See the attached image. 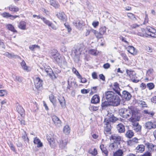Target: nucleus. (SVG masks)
<instances>
[{"mask_svg":"<svg viewBox=\"0 0 156 156\" xmlns=\"http://www.w3.org/2000/svg\"><path fill=\"white\" fill-rule=\"evenodd\" d=\"M26 23L24 21H20L18 25V27L20 28L23 30L26 29Z\"/></svg>","mask_w":156,"mask_h":156,"instance_id":"obj_34","label":"nucleus"},{"mask_svg":"<svg viewBox=\"0 0 156 156\" xmlns=\"http://www.w3.org/2000/svg\"><path fill=\"white\" fill-rule=\"evenodd\" d=\"M72 72L77 76L78 77V76H79V75H80L78 71L74 67L72 69Z\"/></svg>","mask_w":156,"mask_h":156,"instance_id":"obj_56","label":"nucleus"},{"mask_svg":"<svg viewBox=\"0 0 156 156\" xmlns=\"http://www.w3.org/2000/svg\"><path fill=\"white\" fill-rule=\"evenodd\" d=\"M83 48V45L80 44L74 47L72 50V56L76 62H78L80 60V56Z\"/></svg>","mask_w":156,"mask_h":156,"instance_id":"obj_4","label":"nucleus"},{"mask_svg":"<svg viewBox=\"0 0 156 156\" xmlns=\"http://www.w3.org/2000/svg\"><path fill=\"white\" fill-rule=\"evenodd\" d=\"M104 123L105 125L104 128V133L105 134H110L111 133V123L109 122L108 120L105 119L104 121Z\"/></svg>","mask_w":156,"mask_h":156,"instance_id":"obj_8","label":"nucleus"},{"mask_svg":"<svg viewBox=\"0 0 156 156\" xmlns=\"http://www.w3.org/2000/svg\"><path fill=\"white\" fill-rule=\"evenodd\" d=\"M92 33L95 35L97 38L100 39L103 37L102 34L100 32H98L95 30H92Z\"/></svg>","mask_w":156,"mask_h":156,"instance_id":"obj_31","label":"nucleus"},{"mask_svg":"<svg viewBox=\"0 0 156 156\" xmlns=\"http://www.w3.org/2000/svg\"><path fill=\"white\" fill-rule=\"evenodd\" d=\"M6 27L8 29L14 32H17V31L15 29L14 27L12 25L9 24L7 25Z\"/></svg>","mask_w":156,"mask_h":156,"instance_id":"obj_44","label":"nucleus"},{"mask_svg":"<svg viewBox=\"0 0 156 156\" xmlns=\"http://www.w3.org/2000/svg\"><path fill=\"white\" fill-rule=\"evenodd\" d=\"M29 48L31 50L34 51V49L36 48H37L38 49H40V47L39 46L37 45L34 44L30 46L29 47Z\"/></svg>","mask_w":156,"mask_h":156,"instance_id":"obj_48","label":"nucleus"},{"mask_svg":"<svg viewBox=\"0 0 156 156\" xmlns=\"http://www.w3.org/2000/svg\"><path fill=\"white\" fill-rule=\"evenodd\" d=\"M2 16L4 17L5 18H9L10 17V16H11V15L9 13L7 12H4L1 14Z\"/></svg>","mask_w":156,"mask_h":156,"instance_id":"obj_55","label":"nucleus"},{"mask_svg":"<svg viewBox=\"0 0 156 156\" xmlns=\"http://www.w3.org/2000/svg\"><path fill=\"white\" fill-rule=\"evenodd\" d=\"M43 21L45 23L49 26L51 25V23L50 22L49 20H47L44 18H43Z\"/></svg>","mask_w":156,"mask_h":156,"instance_id":"obj_59","label":"nucleus"},{"mask_svg":"<svg viewBox=\"0 0 156 156\" xmlns=\"http://www.w3.org/2000/svg\"><path fill=\"white\" fill-rule=\"evenodd\" d=\"M50 4L56 9L58 8L59 7V5L58 3L55 0H50Z\"/></svg>","mask_w":156,"mask_h":156,"instance_id":"obj_29","label":"nucleus"},{"mask_svg":"<svg viewBox=\"0 0 156 156\" xmlns=\"http://www.w3.org/2000/svg\"><path fill=\"white\" fill-rule=\"evenodd\" d=\"M147 87L150 90L153 89L154 87V85L153 83H147Z\"/></svg>","mask_w":156,"mask_h":156,"instance_id":"obj_51","label":"nucleus"},{"mask_svg":"<svg viewBox=\"0 0 156 156\" xmlns=\"http://www.w3.org/2000/svg\"><path fill=\"white\" fill-rule=\"evenodd\" d=\"M134 135V133L132 130H129L127 131L126 134V137L130 138L132 137Z\"/></svg>","mask_w":156,"mask_h":156,"instance_id":"obj_37","label":"nucleus"},{"mask_svg":"<svg viewBox=\"0 0 156 156\" xmlns=\"http://www.w3.org/2000/svg\"><path fill=\"white\" fill-rule=\"evenodd\" d=\"M117 145V143L115 142L111 143L109 145V149L112 150L115 149Z\"/></svg>","mask_w":156,"mask_h":156,"instance_id":"obj_45","label":"nucleus"},{"mask_svg":"<svg viewBox=\"0 0 156 156\" xmlns=\"http://www.w3.org/2000/svg\"><path fill=\"white\" fill-rule=\"evenodd\" d=\"M138 139L135 137L131 140H130L127 141V144L129 146H132L138 143Z\"/></svg>","mask_w":156,"mask_h":156,"instance_id":"obj_23","label":"nucleus"},{"mask_svg":"<svg viewBox=\"0 0 156 156\" xmlns=\"http://www.w3.org/2000/svg\"><path fill=\"white\" fill-rule=\"evenodd\" d=\"M9 10L13 12H16L19 11V8L11 5L9 7Z\"/></svg>","mask_w":156,"mask_h":156,"instance_id":"obj_32","label":"nucleus"},{"mask_svg":"<svg viewBox=\"0 0 156 156\" xmlns=\"http://www.w3.org/2000/svg\"><path fill=\"white\" fill-rule=\"evenodd\" d=\"M112 86L113 89L115 91L116 93L118 95H120V92L119 90V84L117 83H114Z\"/></svg>","mask_w":156,"mask_h":156,"instance_id":"obj_25","label":"nucleus"},{"mask_svg":"<svg viewBox=\"0 0 156 156\" xmlns=\"http://www.w3.org/2000/svg\"><path fill=\"white\" fill-rule=\"evenodd\" d=\"M56 16L58 18L63 21H65L66 20V16L63 12H59L56 14Z\"/></svg>","mask_w":156,"mask_h":156,"instance_id":"obj_18","label":"nucleus"},{"mask_svg":"<svg viewBox=\"0 0 156 156\" xmlns=\"http://www.w3.org/2000/svg\"><path fill=\"white\" fill-rule=\"evenodd\" d=\"M110 65L108 63L104 64L103 65V67L105 69H108L110 68Z\"/></svg>","mask_w":156,"mask_h":156,"instance_id":"obj_62","label":"nucleus"},{"mask_svg":"<svg viewBox=\"0 0 156 156\" xmlns=\"http://www.w3.org/2000/svg\"><path fill=\"white\" fill-rule=\"evenodd\" d=\"M110 138L111 140H114V142H116V143L120 144V142L121 140V137L120 136L116 134H114L112 135Z\"/></svg>","mask_w":156,"mask_h":156,"instance_id":"obj_17","label":"nucleus"},{"mask_svg":"<svg viewBox=\"0 0 156 156\" xmlns=\"http://www.w3.org/2000/svg\"><path fill=\"white\" fill-rule=\"evenodd\" d=\"M52 59H53L58 64L64 63L65 62V58H61L58 53L55 54V55H54L51 57Z\"/></svg>","mask_w":156,"mask_h":156,"instance_id":"obj_10","label":"nucleus"},{"mask_svg":"<svg viewBox=\"0 0 156 156\" xmlns=\"http://www.w3.org/2000/svg\"><path fill=\"white\" fill-rule=\"evenodd\" d=\"M154 70L152 69H150L147 71L146 76L147 77L152 78L153 76Z\"/></svg>","mask_w":156,"mask_h":156,"instance_id":"obj_33","label":"nucleus"},{"mask_svg":"<svg viewBox=\"0 0 156 156\" xmlns=\"http://www.w3.org/2000/svg\"><path fill=\"white\" fill-rule=\"evenodd\" d=\"M127 15L129 19L133 21H135L137 20V18L135 15L131 13H128Z\"/></svg>","mask_w":156,"mask_h":156,"instance_id":"obj_35","label":"nucleus"},{"mask_svg":"<svg viewBox=\"0 0 156 156\" xmlns=\"http://www.w3.org/2000/svg\"><path fill=\"white\" fill-rule=\"evenodd\" d=\"M68 142V138L67 137H64L57 140V142L59 147L61 148H64L66 146Z\"/></svg>","mask_w":156,"mask_h":156,"instance_id":"obj_7","label":"nucleus"},{"mask_svg":"<svg viewBox=\"0 0 156 156\" xmlns=\"http://www.w3.org/2000/svg\"><path fill=\"white\" fill-rule=\"evenodd\" d=\"M111 103L109 102V101H105L103 102L101 104V107L103 109L105 108L107 106L110 105H112V104H111Z\"/></svg>","mask_w":156,"mask_h":156,"instance_id":"obj_38","label":"nucleus"},{"mask_svg":"<svg viewBox=\"0 0 156 156\" xmlns=\"http://www.w3.org/2000/svg\"><path fill=\"white\" fill-rule=\"evenodd\" d=\"M64 25L65 27L67 29L68 32H70L71 31L72 29L70 26L69 25L68 23H64Z\"/></svg>","mask_w":156,"mask_h":156,"instance_id":"obj_58","label":"nucleus"},{"mask_svg":"<svg viewBox=\"0 0 156 156\" xmlns=\"http://www.w3.org/2000/svg\"><path fill=\"white\" fill-rule=\"evenodd\" d=\"M123 152L122 150L119 149L114 153L113 156H123Z\"/></svg>","mask_w":156,"mask_h":156,"instance_id":"obj_30","label":"nucleus"},{"mask_svg":"<svg viewBox=\"0 0 156 156\" xmlns=\"http://www.w3.org/2000/svg\"><path fill=\"white\" fill-rule=\"evenodd\" d=\"M138 103L140 105H141L143 107H147V105L146 104V103L143 101H139Z\"/></svg>","mask_w":156,"mask_h":156,"instance_id":"obj_57","label":"nucleus"},{"mask_svg":"<svg viewBox=\"0 0 156 156\" xmlns=\"http://www.w3.org/2000/svg\"><path fill=\"white\" fill-rule=\"evenodd\" d=\"M42 71L45 72L47 74H48L50 77L52 79H55L56 78V76L50 66H46L44 67V68H42Z\"/></svg>","mask_w":156,"mask_h":156,"instance_id":"obj_6","label":"nucleus"},{"mask_svg":"<svg viewBox=\"0 0 156 156\" xmlns=\"http://www.w3.org/2000/svg\"><path fill=\"white\" fill-rule=\"evenodd\" d=\"M48 141L51 147L54 148L55 146V142L52 140L51 139H48Z\"/></svg>","mask_w":156,"mask_h":156,"instance_id":"obj_46","label":"nucleus"},{"mask_svg":"<svg viewBox=\"0 0 156 156\" xmlns=\"http://www.w3.org/2000/svg\"><path fill=\"white\" fill-rule=\"evenodd\" d=\"M73 24L77 29H80L83 25V22L82 20H76L73 21Z\"/></svg>","mask_w":156,"mask_h":156,"instance_id":"obj_14","label":"nucleus"},{"mask_svg":"<svg viewBox=\"0 0 156 156\" xmlns=\"http://www.w3.org/2000/svg\"><path fill=\"white\" fill-rule=\"evenodd\" d=\"M146 30H147L148 35L151 37H156V29L150 26H147Z\"/></svg>","mask_w":156,"mask_h":156,"instance_id":"obj_9","label":"nucleus"},{"mask_svg":"<svg viewBox=\"0 0 156 156\" xmlns=\"http://www.w3.org/2000/svg\"><path fill=\"white\" fill-rule=\"evenodd\" d=\"M49 98L51 102L53 104V105L55 106H56V100L54 95L52 94H51L49 96Z\"/></svg>","mask_w":156,"mask_h":156,"instance_id":"obj_36","label":"nucleus"},{"mask_svg":"<svg viewBox=\"0 0 156 156\" xmlns=\"http://www.w3.org/2000/svg\"><path fill=\"white\" fill-rule=\"evenodd\" d=\"M144 127L147 129L156 128V122L151 121L147 122L144 124Z\"/></svg>","mask_w":156,"mask_h":156,"instance_id":"obj_11","label":"nucleus"},{"mask_svg":"<svg viewBox=\"0 0 156 156\" xmlns=\"http://www.w3.org/2000/svg\"><path fill=\"white\" fill-rule=\"evenodd\" d=\"M59 102L62 107L64 108L65 107V101L63 97H59L58 98Z\"/></svg>","mask_w":156,"mask_h":156,"instance_id":"obj_26","label":"nucleus"},{"mask_svg":"<svg viewBox=\"0 0 156 156\" xmlns=\"http://www.w3.org/2000/svg\"><path fill=\"white\" fill-rule=\"evenodd\" d=\"M52 120L55 125L57 127H60L61 125V122L60 120L56 115H53L52 117Z\"/></svg>","mask_w":156,"mask_h":156,"instance_id":"obj_16","label":"nucleus"},{"mask_svg":"<svg viewBox=\"0 0 156 156\" xmlns=\"http://www.w3.org/2000/svg\"><path fill=\"white\" fill-rule=\"evenodd\" d=\"M78 78L81 80V82L83 83H84L86 82L87 81V80L84 77H82V76L80 75L79 76H78Z\"/></svg>","mask_w":156,"mask_h":156,"instance_id":"obj_54","label":"nucleus"},{"mask_svg":"<svg viewBox=\"0 0 156 156\" xmlns=\"http://www.w3.org/2000/svg\"><path fill=\"white\" fill-rule=\"evenodd\" d=\"M139 25H138L136 23L133 24L131 25L130 26L132 29H135L139 26Z\"/></svg>","mask_w":156,"mask_h":156,"instance_id":"obj_63","label":"nucleus"},{"mask_svg":"<svg viewBox=\"0 0 156 156\" xmlns=\"http://www.w3.org/2000/svg\"><path fill=\"white\" fill-rule=\"evenodd\" d=\"M133 113L132 116L130 118V121L132 122V127L133 129L136 132H140L141 130V126L138 122L140 120V116L138 113L137 114L135 112Z\"/></svg>","mask_w":156,"mask_h":156,"instance_id":"obj_2","label":"nucleus"},{"mask_svg":"<svg viewBox=\"0 0 156 156\" xmlns=\"http://www.w3.org/2000/svg\"><path fill=\"white\" fill-rule=\"evenodd\" d=\"M136 112L137 114L138 113V111L136 108H128V109L126 108H122L119 109V112L120 115L124 118H127L131 116H132L134 112Z\"/></svg>","mask_w":156,"mask_h":156,"instance_id":"obj_3","label":"nucleus"},{"mask_svg":"<svg viewBox=\"0 0 156 156\" xmlns=\"http://www.w3.org/2000/svg\"><path fill=\"white\" fill-rule=\"evenodd\" d=\"M89 53L94 55H98V51L95 49H90L89 51Z\"/></svg>","mask_w":156,"mask_h":156,"instance_id":"obj_43","label":"nucleus"},{"mask_svg":"<svg viewBox=\"0 0 156 156\" xmlns=\"http://www.w3.org/2000/svg\"><path fill=\"white\" fill-rule=\"evenodd\" d=\"M121 56L122 57L123 59H124L125 61H128V57H127V56L126 55V54L125 53H121Z\"/></svg>","mask_w":156,"mask_h":156,"instance_id":"obj_60","label":"nucleus"},{"mask_svg":"<svg viewBox=\"0 0 156 156\" xmlns=\"http://www.w3.org/2000/svg\"><path fill=\"white\" fill-rule=\"evenodd\" d=\"M98 87L95 86L92 87L91 88V92L90 94L96 93L97 91Z\"/></svg>","mask_w":156,"mask_h":156,"instance_id":"obj_52","label":"nucleus"},{"mask_svg":"<svg viewBox=\"0 0 156 156\" xmlns=\"http://www.w3.org/2000/svg\"><path fill=\"white\" fill-rule=\"evenodd\" d=\"M88 152L90 154L94 156H95L97 154V151L96 148H94L93 149H89Z\"/></svg>","mask_w":156,"mask_h":156,"instance_id":"obj_41","label":"nucleus"},{"mask_svg":"<svg viewBox=\"0 0 156 156\" xmlns=\"http://www.w3.org/2000/svg\"><path fill=\"white\" fill-rule=\"evenodd\" d=\"M22 68L23 69L27 72H29L31 70L30 67L27 66L26 63L24 60H23L20 63Z\"/></svg>","mask_w":156,"mask_h":156,"instance_id":"obj_21","label":"nucleus"},{"mask_svg":"<svg viewBox=\"0 0 156 156\" xmlns=\"http://www.w3.org/2000/svg\"><path fill=\"white\" fill-rule=\"evenodd\" d=\"M24 134L23 135L22 138L25 142H28L29 139L27 136L26 132L24 131Z\"/></svg>","mask_w":156,"mask_h":156,"instance_id":"obj_50","label":"nucleus"},{"mask_svg":"<svg viewBox=\"0 0 156 156\" xmlns=\"http://www.w3.org/2000/svg\"><path fill=\"white\" fill-rule=\"evenodd\" d=\"M34 144H37V147H41L43 146V144L40 140L37 137L34 138Z\"/></svg>","mask_w":156,"mask_h":156,"instance_id":"obj_27","label":"nucleus"},{"mask_svg":"<svg viewBox=\"0 0 156 156\" xmlns=\"http://www.w3.org/2000/svg\"><path fill=\"white\" fill-rule=\"evenodd\" d=\"M63 132L66 134L68 135L70 132V129L68 125H66L63 129Z\"/></svg>","mask_w":156,"mask_h":156,"instance_id":"obj_40","label":"nucleus"},{"mask_svg":"<svg viewBox=\"0 0 156 156\" xmlns=\"http://www.w3.org/2000/svg\"><path fill=\"white\" fill-rule=\"evenodd\" d=\"M126 48L127 51L132 54L134 55L136 54L135 48L132 46H128Z\"/></svg>","mask_w":156,"mask_h":156,"instance_id":"obj_19","label":"nucleus"},{"mask_svg":"<svg viewBox=\"0 0 156 156\" xmlns=\"http://www.w3.org/2000/svg\"><path fill=\"white\" fill-rule=\"evenodd\" d=\"M145 146L143 144L139 145L136 147L137 152L139 153L143 152L145 150Z\"/></svg>","mask_w":156,"mask_h":156,"instance_id":"obj_28","label":"nucleus"},{"mask_svg":"<svg viewBox=\"0 0 156 156\" xmlns=\"http://www.w3.org/2000/svg\"><path fill=\"white\" fill-rule=\"evenodd\" d=\"M144 114H147L149 116H153L154 114V112L153 111H149L148 110H144Z\"/></svg>","mask_w":156,"mask_h":156,"instance_id":"obj_47","label":"nucleus"},{"mask_svg":"<svg viewBox=\"0 0 156 156\" xmlns=\"http://www.w3.org/2000/svg\"><path fill=\"white\" fill-rule=\"evenodd\" d=\"M12 77L14 79V80L16 81L21 82L22 81L23 78L20 77L19 76H17L15 75H13Z\"/></svg>","mask_w":156,"mask_h":156,"instance_id":"obj_42","label":"nucleus"},{"mask_svg":"<svg viewBox=\"0 0 156 156\" xmlns=\"http://www.w3.org/2000/svg\"><path fill=\"white\" fill-rule=\"evenodd\" d=\"M100 101V97L97 94L94 95L91 98V102L92 103L97 104Z\"/></svg>","mask_w":156,"mask_h":156,"instance_id":"obj_20","label":"nucleus"},{"mask_svg":"<svg viewBox=\"0 0 156 156\" xmlns=\"http://www.w3.org/2000/svg\"><path fill=\"white\" fill-rule=\"evenodd\" d=\"M117 129L119 133H123L125 130L124 126L122 123L119 124L117 125Z\"/></svg>","mask_w":156,"mask_h":156,"instance_id":"obj_24","label":"nucleus"},{"mask_svg":"<svg viewBox=\"0 0 156 156\" xmlns=\"http://www.w3.org/2000/svg\"><path fill=\"white\" fill-rule=\"evenodd\" d=\"M100 148L102 152L103 153L105 156L108 155V151L107 149L104 147V145L102 144L100 146Z\"/></svg>","mask_w":156,"mask_h":156,"instance_id":"obj_39","label":"nucleus"},{"mask_svg":"<svg viewBox=\"0 0 156 156\" xmlns=\"http://www.w3.org/2000/svg\"><path fill=\"white\" fill-rule=\"evenodd\" d=\"M43 81L39 77L36 78L34 80L35 87L37 89H39L42 86Z\"/></svg>","mask_w":156,"mask_h":156,"instance_id":"obj_13","label":"nucleus"},{"mask_svg":"<svg viewBox=\"0 0 156 156\" xmlns=\"http://www.w3.org/2000/svg\"><path fill=\"white\" fill-rule=\"evenodd\" d=\"M126 72L132 82L136 83L139 81V80L136 79L137 77L136 76V74L134 71L126 69Z\"/></svg>","mask_w":156,"mask_h":156,"instance_id":"obj_5","label":"nucleus"},{"mask_svg":"<svg viewBox=\"0 0 156 156\" xmlns=\"http://www.w3.org/2000/svg\"><path fill=\"white\" fill-rule=\"evenodd\" d=\"M105 119H106L107 120H108L109 121V122L110 123L111 122H114L117 120V118L114 116H113L112 118H109L108 119L107 118H106Z\"/></svg>","mask_w":156,"mask_h":156,"instance_id":"obj_53","label":"nucleus"},{"mask_svg":"<svg viewBox=\"0 0 156 156\" xmlns=\"http://www.w3.org/2000/svg\"><path fill=\"white\" fill-rule=\"evenodd\" d=\"M106 27H102L100 28L99 32L103 35L106 32Z\"/></svg>","mask_w":156,"mask_h":156,"instance_id":"obj_49","label":"nucleus"},{"mask_svg":"<svg viewBox=\"0 0 156 156\" xmlns=\"http://www.w3.org/2000/svg\"><path fill=\"white\" fill-rule=\"evenodd\" d=\"M6 93V91L5 90H0V96H4Z\"/></svg>","mask_w":156,"mask_h":156,"instance_id":"obj_61","label":"nucleus"},{"mask_svg":"<svg viewBox=\"0 0 156 156\" xmlns=\"http://www.w3.org/2000/svg\"><path fill=\"white\" fill-rule=\"evenodd\" d=\"M16 109L17 111L20 115L21 116L23 117L25 116V111L22 106L19 105L17 106Z\"/></svg>","mask_w":156,"mask_h":156,"instance_id":"obj_22","label":"nucleus"},{"mask_svg":"<svg viewBox=\"0 0 156 156\" xmlns=\"http://www.w3.org/2000/svg\"><path fill=\"white\" fill-rule=\"evenodd\" d=\"M119 95L121 96L123 100L128 101L131 98V95L130 93L126 90L123 91L122 94H120V95Z\"/></svg>","mask_w":156,"mask_h":156,"instance_id":"obj_12","label":"nucleus"},{"mask_svg":"<svg viewBox=\"0 0 156 156\" xmlns=\"http://www.w3.org/2000/svg\"><path fill=\"white\" fill-rule=\"evenodd\" d=\"M145 146L150 152H154L156 150V145L148 142L146 143Z\"/></svg>","mask_w":156,"mask_h":156,"instance_id":"obj_15","label":"nucleus"},{"mask_svg":"<svg viewBox=\"0 0 156 156\" xmlns=\"http://www.w3.org/2000/svg\"><path fill=\"white\" fill-rule=\"evenodd\" d=\"M105 97L106 100L111 103L112 105L117 106L119 104L120 99L112 91L105 92Z\"/></svg>","mask_w":156,"mask_h":156,"instance_id":"obj_1","label":"nucleus"},{"mask_svg":"<svg viewBox=\"0 0 156 156\" xmlns=\"http://www.w3.org/2000/svg\"><path fill=\"white\" fill-rule=\"evenodd\" d=\"M151 153L150 151L145 152L142 156H151Z\"/></svg>","mask_w":156,"mask_h":156,"instance_id":"obj_64","label":"nucleus"}]
</instances>
